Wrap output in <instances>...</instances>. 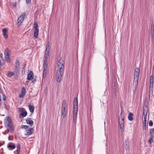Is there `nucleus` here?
Instances as JSON below:
<instances>
[{
	"label": "nucleus",
	"instance_id": "nucleus-27",
	"mask_svg": "<svg viewBox=\"0 0 154 154\" xmlns=\"http://www.w3.org/2000/svg\"><path fill=\"white\" fill-rule=\"evenodd\" d=\"M49 52H45V59H46L47 60L48 58V57L49 56Z\"/></svg>",
	"mask_w": 154,
	"mask_h": 154
},
{
	"label": "nucleus",
	"instance_id": "nucleus-30",
	"mask_svg": "<svg viewBox=\"0 0 154 154\" xmlns=\"http://www.w3.org/2000/svg\"><path fill=\"white\" fill-rule=\"evenodd\" d=\"M47 72L46 71L45 72H44V71H43V78H45L46 76V73Z\"/></svg>",
	"mask_w": 154,
	"mask_h": 154
},
{
	"label": "nucleus",
	"instance_id": "nucleus-13",
	"mask_svg": "<svg viewBox=\"0 0 154 154\" xmlns=\"http://www.w3.org/2000/svg\"><path fill=\"white\" fill-rule=\"evenodd\" d=\"M5 64V61L3 58V54L2 53L0 54V65H3Z\"/></svg>",
	"mask_w": 154,
	"mask_h": 154
},
{
	"label": "nucleus",
	"instance_id": "nucleus-46",
	"mask_svg": "<svg viewBox=\"0 0 154 154\" xmlns=\"http://www.w3.org/2000/svg\"><path fill=\"white\" fill-rule=\"evenodd\" d=\"M77 115H73V117H77Z\"/></svg>",
	"mask_w": 154,
	"mask_h": 154
},
{
	"label": "nucleus",
	"instance_id": "nucleus-44",
	"mask_svg": "<svg viewBox=\"0 0 154 154\" xmlns=\"http://www.w3.org/2000/svg\"><path fill=\"white\" fill-rule=\"evenodd\" d=\"M46 47H49V42H48V43H47Z\"/></svg>",
	"mask_w": 154,
	"mask_h": 154
},
{
	"label": "nucleus",
	"instance_id": "nucleus-16",
	"mask_svg": "<svg viewBox=\"0 0 154 154\" xmlns=\"http://www.w3.org/2000/svg\"><path fill=\"white\" fill-rule=\"evenodd\" d=\"M2 32H3L4 37L5 38H8V36L7 35L8 30L6 28L3 29L2 30Z\"/></svg>",
	"mask_w": 154,
	"mask_h": 154
},
{
	"label": "nucleus",
	"instance_id": "nucleus-21",
	"mask_svg": "<svg viewBox=\"0 0 154 154\" xmlns=\"http://www.w3.org/2000/svg\"><path fill=\"white\" fill-rule=\"evenodd\" d=\"M17 150L16 151L17 152V154H20V143H18L17 144Z\"/></svg>",
	"mask_w": 154,
	"mask_h": 154
},
{
	"label": "nucleus",
	"instance_id": "nucleus-5",
	"mask_svg": "<svg viewBox=\"0 0 154 154\" xmlns=\"http://www.w3.org/2000/svg\"><path fill=\"white\" fill-rule=\"evenodd\" d=\"M10 51L7 48H6L4 51V55L5 60L8 63L11 62V61L10 58L9 52Z\"/></svg>",
	"mask_w": 154,
	"mask_h": 154
},
{
	"label": "nucleus",
	"instance_id": "nucleus-50",
	"mask_svg": "<svg viewBox=\"0 0 154 154\" xmlns=\"http://www.w3.org/2000/svg\"><path fill=\"white\" fill-rule=\"evenodd\" d=\"M10 137V136H9V137H8V139H9V137Z\"/></svg>",
	"mask_w": 154,
	"mask_h": 154
},
{
	"label": "nucleus",
	"instance_id": "nucleus-35",
	"mask_svg": "<svg viewBox=\"0 0 154 154\" xmlns=\"http://www.w3.org/2000/svg\"><path fill=\"white\" fill-rule=\"evenodd\" d=\"M49 49H50V47H46V49L45 52H49Z\"/></svg>",
	"mask_w": 154,
	"mask_h": 154
},
{
	"label": "nucleus",
	"instance_id": "nucleus-1",
	"mask_svg": "<svg viewBox=\"0 0 154 154\" xmlns=\"http://www.w3.org/2000/svg\"><path fill=\"white\" fill-rule=\"evenodd\" d=\"M57 69L56 73V79L57 82L60 83L64 72V60L60 55L57 56Z\"/></svg>",
	"mask_w": 154,
	"mask_h": 154
},
{
	"label": "nucleus",
	"instance_id": "nucleus-28",
	"mask_svg": "<svg viewBox=\"0 0 154 154\" xmlns=\"http://www.w3.org/2000/svg\"><path fill=\"white\" fill-rule=\"evenodd\" d=\"M14 75V72H9L8 73V75L9 77H11Z\"/></svg>",
	"mask_w": 154,
	"mask_h": 154
},
{
	"label": "nucleus",
	"instance_id": "nucleus-48",
	"mask_svg": "<svg viewBox=\"0 0 154 154\" xmlns=\"http://www.w3.org/2000/svg\"><path fill=\"white\" fill-rule=\"evenodd\" d=\"M1 97L0 96V104L1 103Z\"/></svg>",
	"mask_w": 154,
	"mask_h": 154
},
{
	"label": "nucleus",
	"instance_id": "nucleus-24",
	"mask_svg": "<svg viewBox=\"0 0 154 154\" xmlns=\"http://www.w3.org/2000/svg\"><path fill=\"white\" fill-rule=\"evenodd\" d=\"M150 137H154V128L151 129L149 131Z\"/></svg>",
	"mask_w": 154,
	"mask_h": 154
},
{
	"label": "nucleus",
	"instance_id": "nucleus-42",
	"mask_svg": "<svg viewBox=\"0 0 154 154\" xmlns=\"http://www.w3.org/2000/svg\"><path fill=\"white\" fill-rule=\"evenodd\" d=\"M3 95V100H5V99H6V96H5V94H3V95Z\"/></svg>",
	"mask_w": 154,
	"mask_h": 154
},
{
	"label": "nucleus",
	"instance_id": "nucleus-8",
	"mask_svg": "<svg viewBox=\"0 0 154 154\" xmlns=\"http://www.w3.org/2000/svg\"><path fill=\"white\" fill-rule=\"evenodd\" d=\"M34 131L33 128H31L28 129L26 130V133L25 134V135H29L32 134Z\"/></svg>",
	"mask_w": 154,
	"mask_h": 154
},
{
	"label": "nucleus",
	"instance_id": "nucleus-33",
	"mask_svg": "<svg viewBox=\"0 0 154 154\" xmlns=\"http://www.w3.org/2000/svg\"><path fill=\"white\" fill-rule=\"evenodd\" d=\"M154 82V77L152 75H151L150 77V82Z\"/></svg>",
	"mask_w": 154,
	"mask_h": 154
},
{
	"label": "nucleus",
	"instance_id": "nucleus-32",
	"mask_svg": "<svg viewBox=\"0 0 154 154\" xmlns=\"http://www.w3.org/2000/svg\"><path fill=\"white\" fill-rule=\"evenodd\" d=\"M149 125L150 126H152L153 125V122L151 120H150L149 122Z\"/></svg>",
	"mask_w": 154,
	"mask_h": 154
},
{
	"label": "nucleus",
	"instance_id": "nucleus-9",
	"mask_svg": "<svg viewBox=\"0 0 154 154\" xmlns=\"http://www.w3.org/2000/svg\"><path fill=\"white\" fill-rule=\"evenodd\" d=\"M43 66L44 68V70L43 71L45 72V71L48 69V60L46 59L44 60Z\"/></svg>",
	"mask_w": 154,
	"mask_h": 154
},
{
	"label": "nucleus",
	"instance_id": "nucleus-26",
	"mask_svg": "<svg viewBox=\"0 0 154 154\" xmlns=\"http://www.w3.org/2000/svg\"><path fill=\"white\" fill-rule=\"evenodd\" d=\"M34 27L35 29H38V24L37 22H34Z\"/></svg>",
	"mask_w": 154,
	"mask_h": 154
},
{
	"label": "nucleus",
	"instance_id": "nucleus-40",
	"mask_svg": "<svg viewBox=\"0 0 154 154\" xmlns=\"http://www.w3.org/2000/svg\"><path fill=\"white\" fill-rule=\"evenodd\" d=\"M31 0H26L27 4H28L31 2Z\"/></svg>",
	"mask_w": 154,
	"mask_h": 154
},
{
	"label": "nucleus",
	"instance_id": "nucleus-15",
	"mask_svg": "<svg viewBox=\"0 0 154 154\" xmlns=\"http://www.w3.org/2000/svg\"><path fill=\"white\" fill-rule=\"evenodd\" d=\"M145 111V110L143 109V113L144 116V120L143 121V124H146L147 112H146V113L145 114L144 112Z\"/></svg>",
	"mask_w": 154,
	"mask_h": 154
},
{
	"label": "nucleus",
	"instance_id": "nucleus-36",
	"mask_svg": "<svg viewBox=\"0 0 154 154\" xmlns=\"http://www.w3.org/2000/svg\"><path fill=\"white\" fill-rule=\"evenodd\" d=\"M122 110L121 112V114H120L121 116H119L120 117V118H122V117H123V118H124V115H122Z\"/></svg>",
	"mask_w": 154,
	"mask_h": 154
},
{
	"label": "nucleus",
	"instance_id": "nucleus-49",
	"mask_svg": "<svg viewBox=\"0 0 154 154\" xmlns=\"http://www.w3.org/2000/svg\"><path fill=\"white\" fill-rule=\"evenodd\" d=\"M34 81L35 82V79H34V81H32V82H34Z\"/></svg>",
	"mask_w": 154,
	"mask_h": 154
},
{
	"label": "nucleus",
	"instance_id": "nucleus-3",
	"mask_svg": "<svg viewBox=\"0 0 154 154\" xmlns=\"http://www.w3.org/2000/svg\"><path fill=\"white\" fill-rule=\"evenodd\" d=\"M68 106L66 100H64L62 103L61 109V115L63 118H65L67 115Z\"/></svg>",
	"mask_w": 154,
	"mask_h": 154
},
{
	"label": "nucleus",
	"instance_id": "nucleus-29",
	"mask_svg": "<svg viewBox=\"0 0 154 154\" xmlns=\"http://www.w3.org/2000/svg\"><path fill=\"white\" fill-rule=\"evenodd\" d=\"M28 127H29V126H28L27 125H22L21 126L20 128L22 129L23 128L25 129H26L27 128H28Z\"/></svg>",
	"mask_w": 154,
	"mask_h": 154
},
{
	"label": "nucleus",
	"instance_id": "nucleus-6",
	"mask_svg": "<svg viewBox=\"0 0 154 154\" xmlns=\"http://www.w3.org/2000/svg\"><path fill=\"white\" fill-rule=\"evenodd\" d=\"M26 16V14L24 13L17 20V25L18 27L21 25L23 21Z\"/></svg>",
	"mask_w": 154,
	"mask_h": 154
},
{
	"label": "nucleus",
	"instance_id": "nucleus-51",
	"mask_svg": "<svg viewBox=\"0 0 154 154\" xmlns=\"http://www.w3.org/2000/svg\"><path fill=\"white\" fill-rule=\"evenodd\" d=\"M52 154H54V153H52Z\"/></svg>",
	"mask_w": 154,
	"mask_h": 154
},
{
	"label": "nucleus",
	"instance_id": "nucleus-31",
	"mask_svg": "<svg viewBox=\"0 0 154 154\" xmlns=\"http://www.w3.org/2000/svg\"><path fill=\"white\" fill-rule=\"evenodd\" d=\"M154 137H150V138L149 140L148 141L150 143H151L152 141V139Z\"/></svg>",
	"mask_w": 154,
	"mask_h": 154
},
{
	"label": "nucleus",
	"instance_id": "nucleus-17",
	"mask_svg": "<svg viewBox=\"0 0 154 154\" xmlns=\"http://www.w3.org/2000/svg\"><path fill=\"white\" fill-rule=\"evenodd\" d=\"M78 106V102L77 98L76 97H75L73 101V107H77Z\"/></svg>",
	"mask_w": 154,
	"mask_h": 154
},
{
	"label": "nucleus",
	"instance_id": "nucleus-2",
	"mask_svg": "<svg viewBox=\"0 0 154 154\" xmlns=\"http://www.w3.org/2000/svg\"><path fill=\"white\" fill-rule=\"evenodd\" d=\"M4 124L8 132L12 133L14 130V127L10 117L8 116L5 119Z\"/></svg>",
	"mask_w": 154,
	"mask_h": 154
},
{
	"label": "nucleus",
	"instance_id": "nucleus-4",
	"mask_svg": "<svg viewBox=\"0 0 154 154\" xmlns=\"http://www.w3.org/2000/svg\"><path fill=\"white\" fill-rule=\"evenodd\" d=\"M139 72L140 69L138 68H136L134 72V82L133 84L134 88V92L135 91L136 88L138 85Z\"/></svg>",
	"mask_w": 154,
	"mask_h": 154
},
{
	"label": "nucleus",
	"instance_id": "nucleus-23",
	"mask_svg": "<svg viewBox=\"0 0 154 154\" xmlns=\"http://www.w3.org/2000/svg\"><path fill=\"white\" fill-rule=\"evenodd\" d=\"M29 108L30 112L32 113L34 111V107L33 106H31L30 105H29Z\"/></svg>",
	"mask_w": 154,
	"mask_h": 154
},
{
	"label": "nucleus",
	"instance_id": "nucleus-20",
	"mask_svg": "<svg viewBox=\"0 0 154 154\" xmlns=\"http://www.w3.org/2000/svg\"><path fill=\"white\" fill-rule=\"evenodd\" d=\"M39 31V29H35L34 32V37L35 38H37L38 35V33Z\"/></svg>",
	"mask_w": 154,
	"mask_h": 154
},
{
	"label": "nucleus",
	"instance_id": "nucleus-39",
	"mask_svg": "<svg viewBox=\"0 0 154 154\" xmlns=\"http://www.w3.org/2000/svg\"><path fill=\"white\" fill-rule=\"evenodd\" d=\"M154 29V26H152V25L151 26V32L152 31H153Z\"/></svg>",
	"mask_w": 154,
	"mask_h": 154
},
{
	"label": "nucleus",
	"instance_id": "nucleus-19",
	"mask_svg": "<svg viewBox=\"0 0 154 154\" xmlns=\"http://www.w3.org/2000/svg\"><path fill=\"white\" fill-rule=\"evenodd\" d=\"M7 147L8 148H11L12 149H14L15 148V146L12 143H8Z\"/></svg>",
	"mask_w": 154,
	"mask_h": 154
},
{
	"label": "nucleus",
	"instance_id": "nucleus-38",
	"mask_svg": "<svg viewBox=\"0 0 154 154\" xmlns=\"http://www.w3.org/2000/svg\"><path fill=\"white\" fill-rule=\"evenodd\" d=\"M153 88H149V92H151L152 93L153 92Z\"/></svg>",
	"mask_w": 154,
	"mask_h": 154
},
{
	"label": "nucleus",
	"instance_id": "nucleus-22",
	"mask_svg": "<svg viewBox=\"0 0 154 154\" xmlns=\"http://www.w3.org/2000/svg\"><path fill=\"white\" fill-rule=\"evenodd\" d=\"M133 116V114L131 112H129L128 115V118L129 121H131L133 120L132 116Z\"/></svg>",
	"mask_w": 154,
	"mask_h": 154
},
{
	"label": "nucleus",
	"instance_id": "nucleus-7",
	"mask_svg": "<svg viewBox=\"0 0 154 154\" xmlns=\"http://www.w3.org/2000/svg\"><path fill=\"white\" fill-rule=\"evenodd\" d=\"M118 122L120 127V129L121 131L123 130V128L124 127V118L122 117V118H120V117H118Z\"/></svg>",
	"mask_w": 154,
	"mask_h": 154
},
{
	"label": "nucleus",
	"instance_id": "nucleus-45",
	"mask_svg": "<svg viewBox=\"0 0 154 154\" xmlns=\"http://www.w3.org/2000/svg\"><path fill=\"white\" fill-rule=\"evenodd\" d=\"M2 133L4 135H6V134H7V133H6L5 132H2Z\"/></svg>",
	"mask_w": 154,
	"mask_h": 154
},
{
	"label": "nucleus",
	"instance_id": "nucleus-41",
	"mask_svg": "<svg viewBox=\"0 0 154 154\" xmlns=\"http://www.w3.org/2000/svg\"><path fill=\"white\" fill-rule=\"evenodd\" d=\"M0 93L3 95V91L1 88H0Z\"/></svg>",
	"mask_w": 154,
	"mask_h": 154
},
{
	"label": "nucleus",
	"instance_id": "nucleus-10",
	"mask_svg": "<svg viewBox=\"0 0 154 154\" xmlns=\"http://www.w3.org/2000/svg\"><path fill=\"white\" fill-rule=\"evenodd\" d=\"M26 90L24 87H23L21 90V93L20 94L19 97L20 98H22L25 95Z\"/></svg>",
	"mask_w": 154,
	"mask_h": 154
},
{
	"label": "nucleus",
	"instance_id": "nucleus-47",
	"mask_svg": "<svg viewBox=\"0 0 154 154\" xmlns=\"http://www.w3.org/2000/svg\"><path fill=\"white\" fill-rule=\"evenodd\" d=\"M150 84H152V85H153V82H150Z\"/></svg>",
	"mask_w": 154,
	"mask_h": 154
},
{
	"label": "nucleus",
	"instance_id": "nucleus-25",
	"mask_svg": "<svg viewBox=\"0 0 154 154\" xmlns=\"http://www.w3.org/2000/svg\"><path fill=\"white\" fill-rule=\"evenodd\" d=\"M78 112V108L73 107V115H77Z\"/></svg>",
	"mask_w": 154,
	"mask_h": 154
},
{
	"label": "nucleus",
	"instance_id": "nucleus-18",
	"mask_svg": "<svg viewBox=\"0 0 154 154\" xmlns=\"http://www.w3.org/2000/svg\"><path fill=\"white\" fill-rule=\"evenodd\" d=\"M27 115V112L26 111L25 112H22L19 114V116L20 118H24Z\"/></svg>",
	"mask_w": 154,
	"mask_h": 154
},
{
	"label": "nucleus",
	"instance_id": "nucleus-14",
	"mask_svg": "<svg viewBox=\"0 0 154 154\" xmlns=\"http://www.w3.org/2000/svg\"><path fill=\"white\" fill-rule=\"evenodd\" d=\"M26 122L27 124L29 125L30 126H32L33 125V122L31 118L26 120Z\"/></svg>",
	"mask_w": 154,
	"mask_h": 154
},
{
	"label": "nucleus",
	"instance_id": "nucleus-37",
	"mask_svg": "<svg viewBox=\"0 0 154 154\" xmlns=\"http://www.w3.org/2000/svg\"><path fill=\"white\" fill-rule=\"evenodd\" d=\"M73 122L75 123L76 122V117H73Z\"/></svg>",
	"mask_w": 154,
	"mask_h": 154
},
{
	"label": "nucleus",
	"instance_id": "nucleus-11",
	"mask_svg": "<svg viewBox=\"0 0 154 154\" xmlns=\"http://www.w3.org/2000/svg\"><path fill=\"white\" fill-rule=\"evenodd\" d=\"M34 75L32 71H30L29 73L27 75V79L29 80H31L33 79V76Z\"/></svg>",
	"mask_w": 154,
	"mask_h": 154
},
{
	"label": "nucleus",
	"instance_id": "nucleus-43",
	"mask_svg": "<svg viewBox=\"0 0 154 154\" xmlns=\"http://www.w3.org/2000/svg\"><path fill=\"white\" fill-rule=\"evenodd\" d=\"M153 85H152V84H150L149 88H153Z\"/></svg>",
	"mask_w": 154,
	"mask_h": 154
},
{
	"label": "nucleus",
	"instance_id": "nucleus-12",
	"mask_svg": "<svg viewBox=\"0 0 154 154\" xmlns=\"http://www.w3.org/2000/svg\"><path fill=\"white\" fill-rule=\"evenodd\" d=\"M20 65V63L19 60L18 59H17L15 61V69L17 71H18L19 70V66Z\"/></svg>",
	"mask_w": 154,
	"mask_h": 154
},
{
	"label": "nucleus",
	"instance_id": "nucleus-34",
	"mask_svg": "<svg viewBox=\"0 0 154 154\" xmlns=\"http://www.w3.org/2000/svg\"><path fill=\"white\" fill-rule=\"evenodd\" d=\"M143 130H146V124H143Z\"/></svg>",
	"mask_w": 154,
	"mask_h": 154
}]
</instances>
